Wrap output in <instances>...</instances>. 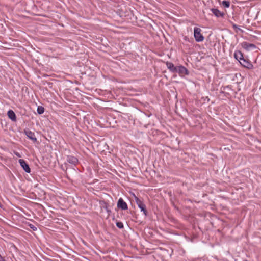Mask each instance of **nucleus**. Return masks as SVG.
<instances>
[{
	"mask_svg": "<svg viewBox=\"0 0 261 261\" xmlns=\"http://www.w3.org/2000/svg\"><path fill=\"white\" fill-rule=\"evenodd\" d=\"M15 154L16 155H17L18 157H20L21 156L20 154L18 152H15Z\"/></svg>",
	"mask_w": 261,
	"mask_h": 261,
	"instance_id": "a211bd4d",
	"label": "nucleus"
},
{
	"mask_svg": "<svg viewBox=\"0 0 261 261\" xmlns=\"http://www.w3.org/2000/svg\"><path fill=\"white\" fill-rule=\"evenodd\" d=\"M19 163L20 164L21 167L23 169V170L27 173H30L31 169L29 167V165L27 163V162L23 159L19 160Z\"/></svg>",
	"mask_w": 261,
	"mask_h": 261,
	"instance_id": "39448f33",
	"label": "nucleus"
},
{
	"mask_svg": "<svg viewBox=\"0 0 261 261\" xmlns=\"http://www.w3.org/2000/svg\"><path fill=\"white\" fill-rule=\"evenodd\" d=\"M222 4L225 8H229L230 6V2L229 1H223Z\"/></svg>",
	"mask_w": 261,
	"mask_h": 261,
	"instance_id": "2eb2a0df",
	"label": "nucleus"
},
{
	"mask_svg": "<svg viewBox=\"0 0 261 261\" xmlns=\"http://www.w3.org/2000/svg\"><path fill=\"white\" fill-rule=\"evenodd\" d=\"M234 57L239 62L244 58L242 53L240 50H236L234 54Z\"/></svg>",
	"mask_w": 261,
	"mask_h": 261,
	"instance_id": "f8f14e48",
	"label": "nucleus"
},
{
	"mask_svg": "<svg viewBox=\"0 0 261 261\" xmlns=\"http://www.w3.org/2000/svg\"><path fill=\"white\" fill-rule=\"evenodd\" d=\"M37 112L39 114H42L44 113V108L42 107V106H39L38 108H37Z\"/></svg>",
	"mask_w": 261,
	"mask_h": 261,
	"instance_id": "4468645a",
	"label": "nucleus"
},
{
	"mask_svg": "<svg viewBox=\"0 0 261 261\" xmlns=\"http://www.w3.org/2000/svg\"><path fill=\"white\" fill-rule=\"evenodd\" d=\"M233 28L234 29H236V28H238V26L236 24H234V25H233Z\"/></svg>",
	"mask_w": 261,
	"mask_h": 261,
	"instance_id": "6ab92c4d",
	"label": "nucleus"
},
{
	"mask_svg": "<svg viewBox=\"0 0 261 261\" xmlns=\"http://www.w3.org/2000/svg\"><path fill=\"white\" fill-rule=\"evenodd\" d=\"M24 134L30 139H31L33 141H37V138H36L34 132H32L30 130H25Z\"/></svg>",
	"mask_w": 261,
	"mask_h": 261,
	"instance_id": "0eeeda50",
	"label": "nucleus"
},
{
	"mask_svg": "<svg viewBox=\"0 0 261 261\" xmlns=\"http://www.w3.org/2000/svg\"><path fill=\"white\" fill-rule=\"evenodd\" d=\"M201 32V30L200 28L197 27L194 28V36L195 40L198 42L203 41L204 39Z\"/></svg>",
	"mask_w": 261,
	"mask_h": 261,
	"instance_id": "f03ea898",
	"label": "nucleus"
},
{
	"mask_svg": "<svg viewBox=\"0 0 261 261\" xmlns=\"http://www.w3.org/2000/svg\"><path fill=\"white\" fill-rule=\"evenodd\" d=\"M34 230H36V228L35 227H31Z\"/></svg>",
	"mask_w": 261,
	"mask_h": 261,
	"instance_id": "412c9836",
	"label": "nucleus"
},
{
	"mask_svg": "<svg viewBox=\"0 0 261 261\" xmlns=\"http://www.w3.org/2000/svg\"><path fill=\"white\" fill-rule=\"evenodd\" d=\"M239 62L242 66L248 69H251L253 67L252 64L244 58L240 61Z\"/></svg>",
	"mask_w": 261,
	"mask_h": 261,
	"instance_id": "6e6552de",
	"label": "nucleus"
},
{
	"mask_svg": "<svg viewBox=\"0 0 261 261\" xmlns=\"http://www.w3.org/2000/svg\"><path fill=\"white\" fill-rule=\"evenodd\" d=\"M117 207L123 210H126L128 208L127 203L123 200L122 198H120L117 202Z\"/></svg>",
	"mask_w": 261,
	"mask_h": 261,
	"instance_id": "423d86ee",
	"label": "nucleus"
},
{
	"mask_svg": "<svg viewBox=\"0 0 261 261\" xmlns=\"http://www.w3.org/2000/svg\"><path fill=\"white\" fill-rule=\"evenodd\" d=\"M134 198L136 203H137L138 206L140 208L141 212H143V214L145 216L147 215V211L146 209V205L143 202V201L141 199H140L138 197L136 196H134Z\"/></svg>",
	"mask_w": 261,
	"mask_h": 261,
	"instance_id": "f257e3e1",
	"label": "nucleus"
},
{
	"mask_svg": "<svg viewBox=\"0 0 261 261\" xmlns=\"http://www.w3.org/2000/svg\"><path fill=\"white\" fill-rule=\"evenodd\" d=\"M116 226H117V227H118L119 228H120V229L123 228V224L121 222H117Z\"/></svg>",
	"mask_w": 261,
	"mask_h": 261,
	"instance_id": "dca6fc26",
	"label": "nucleus"
},
{
	"mask_svg": "<svg viewBox=\"0 0 261 261\" xmlns=\"http://www.w3.org/2000/svg\"><path fill=\"white\" fill-rule=\"evenodd\" d=\"M7 115L9 118L12 121H15L16 120V116L13 111L11 110H9Z\"/></svg>",
	"mask_w": 261,
	"mask_h": 261,
	"instance_id": "ddd939ff",
	"label": "nucleus"
},
{
	"mask_svg": "<svg viewBox=\"0 0 261 261\" xmlns=\"http://www.w3.org/2000/svg\"><path fill=\"white\" fill-rule=\"evenodd\" d=\"M0 257H1V259H2V261H5V259H4V258L1 256V255L0 254Z\"/></svg>",
	"mask_w": 261,
	"mask_h": 261,
	"instance_id": "aec40b11",
	"label": "nucleus"
},
{
	"mask_svg": "<svg viewBox=\"0 0 261 261\" xmlns=\"http://www.w3.org/2000/svg\"><path fill=\"white\" fill-rule=\"evenodd\" d=\"M184 40L185 41L189 42H191L192 41H193V39L192 38H189L187 36H185L184 38Z\"/></svg>",
	"mask_w": 261,
	"mask_h": 261,
	"instance_id": "f3484780",
	"label": "nucleus"
},
{
	"mask_svg": "<svg viewBox=\"0 0 261 261\" xmlns=\"http://www.w3.org/2000/svg\"><path fill=\"white\" fill-rule=\"evenodd\" d=\"M211 11L217 17H223L224 15L223 12H221L217 9L213 8L211 9Z\"/></svg>",
	"mask_w": 261,
	"mask_h": 261,
	"instance_id": "9d476101",
	"label": "nucleus"
},
{
	"mask_svg": "<svg viewBox=\"0 0 261 261\" xmlns=\"http://www.w3.org/2000/svg\"><path fill=\"white\" fill-rule=\"evenodd\" d=\"M175 73H178L180 77H184L185 75L189 74L188 69L182 65L176 66V69Z\"/></svg>",
	"mask_w": 261,
	"mask_h": 261,
	"instance_id": "7ed1b4c3",
	"label": "nucleus"
},
{
	"mask_svg": "<svg viewBox=\"0 0 261 261\" xmlns=\"http://www.w3.org/2000/svg\"><path fill=\"white\" fill-rule=\"evenodd\" d=\"M166 65L168 68V69L172 73H175L176 67H175L174 64L170 62H167Z\"/></svg>",
	"mask_w": 261,
	"mask_h": 261,
	"instance_id": "9b49d317",
	"label": "nucleus"
},
{
	"mask_svg": "<svg viewBox=\"0 0 261 261\" xmlns=\"http://www.w3.org/2000/svg\"><path fill=\"white\" fill-rule=\"evenodd\" d=\"M241 46L244 49L247 51L255 49L256 48V46L255 44L252 43H249L247 42H243L241 43Z\"/></svg>",
	"mask_w": 261,
	"mask_h": 261,
	"instance_id": "20e7f679",
	"label": "nucleus"
},
{
	"mask_svg": "<svg viewBox=\"0 0 261 261\" xmlns=\"http://www.w3.org/2000/svg\"><path fill=\"white\" fill-rule=\"evenodd\" d=\"M67 161L69 163H70V164L75 166L78 163V159L76 157H75L74 156L68 155L67 157Z\"/></svg>",
	"mask_w": 261,
	"mask_h": 261,
	"instance_id": "1a4fd4ad",
	"label": "nucleus"
}]
</instances>
